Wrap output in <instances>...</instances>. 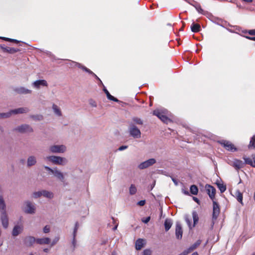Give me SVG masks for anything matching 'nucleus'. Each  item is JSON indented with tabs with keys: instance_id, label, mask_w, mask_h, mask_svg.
Segmentation results:
<instances>
[{
	"instance_id": "nucleus-1",
	"label": "nucleus",
	"mask_w": 255,
	"mask_h": 255,
	"mask_svg": "<svg viewBox=\"0 0 255 255\" xmlns=\"http://www.w3.org/2000/svg\"><path fill=\"white\" fill-rule=\"evenodd\" d=\"M153 115L157 116L164 123L167 124L170 121L169 118L170 113L165 109L155 110L153 112Z\"/></svg>"
},
{
	"instance_id": "nucleus-2",
	"label": "nucleus",
	"mask_w": 255,
	"mask_h": 255,
	"mask_svg": "<svg viewBox=\"0 0 255 255\" xmlns=\"http://www.w3.org/2000/svg\"><path fill=\"white\" fill-rule=\"evenodd\" d=\"M46 159L55 165L64 166L68 163V160L65 157L56 155L47 156Z\"/></svg>"
},
{
	"instance_id": "nucleus-3",
	"label": "nucleus",
	"mask_w": 255,
	"mask_h": 255,
	"mask_svg": "<svg viewBox=\"0 0 255 255\" xmlns=\"http://www.w3.org/2000/svg\"><path fill=\"white\" fill-rule=\"evenodd\" d=\"M45 170L49 172V173L52 174L56 179L62 182L65 181V178L63 173L59 170L57 167L51 168L47 166H44Z\"/></svg>"
},
{
	"instance_id": "nucleus-4",
	"label": "nucleus",
	"mask_w": 255,
	"mask_h": 255,
	"mask_svg": "<svg viewBox=\"0 0 255 255\" xmlns=\"http://www.w3.org/2000/svg\"><path fill=\"white\" fill-rule=\"evenodd\" d=\"M128 132L129 134L134 138L141 137V131L140 129L132 122H128Z\"/></svg>"
},
{
	"instance_id": "nucleus-5",
	"label": "nucleus",
	"mask_w": 255,
	"mask_h": 255,
	"mask_svg": "<svg viewBox=\"0 0 255 255\" xmlns=\"http://www.w3.org/2000/svg\"><path fill=\"white\" fill-rule=\"evenodd\" d=\"M213 208L212 214V221L211 224V229L213 228L215 222L218 218L220 212V209L219 204L215 201H213Z\"/></svg>"
},
{
	"instance_id": "nucleus-6",
	"label": "nucleus",
	"mask_w": 255,
	"mask_h": 255,
	"mask_svg": "<svg viewBox=\"0 0 255 255\" xmlns=\"http://www.w3.org/2000/svg\"><path fill=\"white\" fill-rule=\"evenodd\" d=\"M49 149L53 153H63L66 151L67 147L64 144H54L50 146Z\"/></svg>"
},
{
	"instance_id": "nucleus-7",
	"label": "nucleus",
	"mask_w": 255,
	"mask_h": 255,
	"mask_svg": "<svg viewBox=\"0 0 255 255\" xmlns=\"http://www.w3.org/2000/svg\"><path fill=\"white\" fill-rule=\"evenodd\" d=\"M23 211L25 213L33 214L35 213L36 207L34 203L29 201H26L24 203Z\"/></svg>"
},
{
	"instance_id": "nucleus-8",
	"label": "nucleus",
	"mask_w": 255,
	"mask_h": 255,
	"mask_svg": "<svg viewBox=\"0 0 255 255\" xmlns=\"http://www.w3.org/2000/svg\"><path fill=\"white\" fill-rule=\"evenodd\" d=\"M13 130L17 131L20 133H26L32 132L33 129L29 125L23 124L15 128Z\"/></svg>"
},
{
	"instance_id": "nucleus-9",
	"label": "nucleus",
	"mask_w": 255,
	"mask_h": 255,
	"mask_svg": "<svg viewBox=\"0 0 255 255\" xmlns=\"http://www.w3.org/2000/svg\"><path fill=\"white\" fill-rule=\"evenodd\" d=\"M220 143L228 151L232 152L237 151V148L229 141L223 140L221 141Z\"/></svg>"
},
{
	"instance_id": "nucleus-10",
	"label": "nucleus",
	"mask_w": 255,
	"mask_h": 255,
	"mask_svg": "<svg viewBox=\"0 0 255 255\" xmlns=\"http://www.w3.org/2000/svg\"><path fill=\"white\" fill-rule=\"evenodd\" d=\"M156 163V160L154 158L149 159L144 162H141L138 166L140 169H145Z\"/></svg>"
},
{
	"instance_id": "nucleus-11",
	"label": "nucleus",
	"mask_w": 255,
	"mask_h": 255,
	"mask_svg": "<svg viewBox=\"0 0 255 255\" xmlns=\"http://www.w3.org/2000/svg\"><path fill=\"white\" fill-rule=\"evenodd\" d=\"M32 87L36 89H39L42 87H47L48 84L45 80H38L32 83Z\"/></svg>"
},
{
	"instance_id": "nucleus-12",
	"label": "nucleus",
	"mask_w": 255,
	"mask_h": 255,
	"mask_svg": "<svg viewBox=\"0 0 255 255\" xmlns=\"http://www.w3.org/2000/svg\"><path fill=\"white\" fill-rule=\"evenodd\" d=\"M35 243H36V239L32 236H27L23 240V243L27 247H32Z\"/></svg>"
},
{
	"instance_id": "nucleus-13",
	"label": "nucleus",
	"mask_w": 255,
	"mask_h": 255,
	"mask_svg": "<svg viewBox=\"0 0 255 255\" xmlns=\"http://www.w3.org/2000/svg\"><path fill=\"white\" fill-rule=\"evenodd\" d=\"M205 188L209 197L214 201L216 193V189L213 186L209 184H207Z\"/></svg>"
},
{
	"instance_id": "nucleus-14",
	"label": "nucleus",
	"mask_w": 255,
	"mask_h": 255,
	"mask_svg": "<svg viewBox=\"0 0 255 255\" xmlns=\"http://www.w3.org/2000/svg\"><path fill=\"white\" fill-rule=\"evenodd\" d=\"M0 47L3 50V52H7L10 54H13L20 51V50L18 48L7 47L5 46L4 44L0 45Z\"/></svg>"
},
{
	"instance_id": "nucleus-15",
	"label": "nucleus",
	"mask_w": 255,
	"mask_h": 255,
	"mask_svg": "<svg viewBox=\"0 0 255 255\" xmlns=\"http://www.w3.org/2000/svg\"><path fill=\"white\" fill-rule=\"evenodd\" d=\"M182 229L181 225L179 222L176 223L175 235L176 238L178 239H181L182 237Z\"/></svg>"
},
{
	"instance_id": "nucleus-16",
	"label": "nucleus",
	"mask_w": 255,
	"mask_h": 255,
	"mask_svg": "<svg viewBox=\"0 0 255 255\" xmlns=\"http://www.w3.org/2000/svg\"><path fill=\"white\" fill-rule=\"evenodd\" d=\"M29 111V110L28 108L24 107V108H19L16 109L11 110L10 111L11 116L12 114L16 115L18 114H23L26 113Z\"/></svg>"
},
{
	"instance_id": "nucleus-17",
	"label": "nucleus",
	"mask_w": 255,
	"mask_h": 255,
	"mask_svg": "<svg viewBox=\"0 0 255 255\" xmlns=\"http://www.w3.org/2000/svg\"><path fill=\"white\" fill-rule=\"evenodd\" d=\"M50 242V239L47 237L36 239V243L39 245H49Z\"/></svg>"
},
{
	"instance_id": "nucleus-18",
	"label": "nucleus",
	"mask_w": 255,
	"mask_h": 255,
	"mask_svg": "<svg viewBox=\"0 0 255 255\" xmlns=\"http://www.w3.org/2000/svg\"><path fill=\"white\" fill-rule=\"evenodd\" d=\"M237 170L243 167L244 163L242 161L239 159H235L231 164Z\"/></svg>"
},
{
	"instance_id": "nucleus-19",
	"label": "nucleus",
	"mask_w": 255,
	"mask_h": 255,
	"mask_svg": "<svg viewBox=\"0 0 255 255\" xmlns=\"http://www.w3.org/2000/svg\"><path fill=\"white\" fill-rule=\"evenodd\" d=\"M16 92L20 94H31L32 92V91L30 90H29L27 88H25L23 87H20L19 88H17L16 89Z\"/></svg>"
},
{
	"instance_id": "nucleus-20",
	"label": "nucleus",
	"mask_w": 255,
	"mask_h": 255,
	"mask_svg": "<svg viewBox=\"0 0 255 255\" xmlns=\"http://www.w3.org/2000/svg\"><path fill=\"white\" fill-rule=\"evenodd\" d=\"M23 229L22 227L18 226L16 225L14 227L12 232V235L13 236H18L22 231Z\"/></svg>"
},
{
	"instance_id": "nucleus-21",
	"label": "nucleus",
	"mask_w": 255,
	"mask_h": 255,
	"mask_svg": "<svg viewBox=\"0 0 255 255\" xmlns=\"http://www.w3.org/2000/svg\"><path fill=\"white\" fill-rule=\"evenodd\" d=\"M103 91L105 92V93L106 94L107 98L111 101L116 102H120V101L117 99L116 98H115L114 96H112L110 93L109 92L108 90L104 87L103 89Z\"/></svg>"
},
{
	"instance_id": "nucleus-22",
	"label": "nucleus",
	"mask_w": 255,
	"mask_h": 255,
	"mask_svg": "<svg viewBox=\"0 0 255 255\" xmlns=\"http://www.w3.org/2000/svg\"><path fill=\"white\" fill-rule=\"evenodd\" d=\"M36 163V157L34 156H30L27 158V165L28 167L32 166L35 165Z\"/></svg>"
},
{
	"instance_id": "nucleus-23",
	"label": "nucleus",
	"mask_w": 255,
	"mask_h": 255,
	"mask_svg": "<svg viewBox=\"0 0 255 255\" xmlns=\"http://www.w3.org/2000/svg\"><path fill=\"white\" fill-rule=\"evenodd\" d=\"M72 65L78 67V68L82 69L83 71L86 72H89L90 71V70L85 66L82 65L81 64L75 62V61H72Z\"/></svg>"
},
{
	"instance_id": "nucleus-24",
	"label": "nucleus",
	"mask_w": 255,
	"mask_h": 255,
	"mask_svg": "<svg viewBox=\"0 0 255 255\" xmlns=\"http://www.w3.org/2000/svg\"><path fill=\"white\" fill-rule=\"evenodd\" d=\"M165 227V230L167 232L168 231L171 227L172 225V221L170 219H166L164 221V224Z\"/></svg>"
},
{
	"instance_id": "nucleus-25",
	"label": "nucleus",
	"mask_w": 255,
	"mask_h": 255,
	"mask_svg": "<svg viewBox=\"0 0 255 255\" xmlns=\"http://www.w3.org/2000/svg\"><path fill=\"white\" fill-rule=\"evenodd\" d=\"M191 30L193 32H198L201 30L200 25L193 22L191 25Z\"/></svg>"
},
{
	"instance_id": "nucleus-26",
	"label": "nucleus",
	"mask_w": 255,
	"mask_h": 255,
	"mask_svg": "<svg viewBox=\"0 0 255 255\" xmlns=\"http://www.w3.org/2000/svg\"><path fill=\"white\" fill-rule=\"evenodd\" d=\"M144 240L138 239L135 242V249L137 250H140L143 247L144 244Z\"/></svg>"
},
{
	"instance_id": "nucleus-27",
	"label": "nucleus",
	"mask_w": 255,
	"mask_h": 255,
	"mask_svg": "<svg viewBox=\"0 0 255 255\" xmlns=\"http://www.w3.org/2000/svg\"><path fill=\"white\" fill-rule=\"evenodd\" d=\"M42 194L44 197L48 199H52L54 197V194L52 192L45 190H42Z\"/></svg>"
},
{
	"instance_id": "nucleus-28",
	"label": "nucleus",
	"mask_w": 255,
	"mask_h": 255,
	"mask_svg": "<svg viewBox=\"0 0 255 255\" xmlns=\"http://www.w3.org/2000/svg\"><path fill=\"white\" fill-rule=\"evenodd\" d=\"M217 186L221 193L224 192L226 190V186L224 184L222 181L216 182Z\"/></svg>"
},
{
	"instance_id": "nucleus-29",
	"label": "nucleus",
	"mask_w": 255,
	"mask_h": 255,
	"mask_svg": "<svg viewBox=\"0 0 255 255\" xmlns=\"http://www.w3.org/2000/svg\"><path fill=\"white\" fill-rule=\"evenodd\" d=\"M131 120L132 121L131 122L133 123L134 125L136 124L139 125H142L143 124V121L140 118L138 117H132Z\"/></svg>"
},
{
	"instance_id": "nucleus-30",
	"label": "nucleus",
	"mask_w": 255,
	"mask_h": 255,
	"mask_svg": "<svg viewBox=\"0 0 255 255\" xmlns=\"http://www.w3.org/2000/svg\"><path fill=\"white\" fill-rule=\"evenodd\" d=\"M52 109L54 113L58 116H61L62 113L60 108L55 104H53Z\"/></svg>"
},
{
	"instance_id": "nucleus-31",
	"label": "nucleus",
	"mask_w": 255,
	"mask_h": 255,
	"mask_svg": "<svg viewBox=\"0 0 255 255\" xmlns=\"http://www.w3.org/2000/svg\"><path fill=\"white\" fill-rule=\"evenodd\" d=\"M235 195H236V199L238 200V201L239 202L242 204H243V194H242V193L239 190H237L235 192Z\"/></svg>"
},
{
	"instance_id": "nucleus-32",
	"label": "nucleus",
	"mask_w": 255,
	"mask_h": 255,
	"mask_svg": "<svg viewBox=\"0 0 255 255\" xmlns=\"http://www.w3.org/2000/svg\"><path fill=\"white\" fill-rule=\"evenodd\" d=\"M192 214L193 219V225H192V227H195V225H196L198 222L199 217L198 214L195 211H193Z\"/></svg>"
},
{
	"instance_id": "nucleus-33",
	"label": "nucleus",
	"mask_w": 255,
	"mask_h": 255,
	"mask_svg": "<svg viewBox=\"0 0 255 255\" xmlns=\"http://www.w3.org/2000/svg\"><path fill=\"white\" fill-rule=\"evenodd\" d=\"M243 159L244 160L245 164L250 165L251 166L254 167V162L251 158L247 157L246 156H244L243 157Z\"/></svg>"
},
{
	"instance_id": "nucleus-34",
	"label": "nucleus",
	"mask_w": 255,
	"mask_h": 255,
	"mask_svg": "<svg viewBox=\"0 0 255 255\" xmlns=\"http://www.w3.org/2000/svg\"><path fill=\"white\" fill-rule=\"evenodd\" d=\"M190 191L193 195H196L198 194V189L196 185H192L190 186Z\"/></svg>"
},
{
	"instance_id": "nucleus-35",
	"label": "nucleus",
	"mask_w": 255,
	"mask_h": 255,
	"mask_svg": "<svg viewBox=\"0 0 255 255\" xmlns=\"http://www.w3.org/2000/svg\"><path fill=\"white\" fill-rule=\"evenodd\" d=\"M200 241H198L196 243H195L193 245L190 246L188 249L191 252H192L195 249H196L200 244Z\"/></svg>"
},
{
	"instance_id": "nucleus-36",
	"label": "nucleus",
	"mask_w": 255,
	"mask_h": 255,
	"mask_svg": "<svg viewBox=\"0 0 255 255\" xmlns=\"http://www.w3.org/2000/svg\"><path fill=\"white\" fill-rule=\"evenodd\" d=\"M253 147L255 148V134L251 138L250 143L248 145L249 148Z\"/></svg>"
},
{
	"instance_id": "nucleus-37",
	"label": "nucleus",
	"mask_w": 255,
	"mask_h": 255,
	"mask_svg": "<svg viewBox=\"0 0 255 255\" xmlns=\"http://www.w3.org/2000/svg\"><path fill=\"white\" fill-rule=\"evenodd\" d=\"M129 190V194L131 195L135 194L137 191L136 188L133 184L130 185Z\"/></svg>"
},
{
	"instance_id": "nucleus-38",
	"label": "nucleus",
	"mask_w": 255,
	"mask_h": 255,
	"mask_svg": "<svg viewBox=\"0 0 255 255\" xmlns=\"http://www.w3.org/2000/svg\"><path fill=\"white\" fill-rule=\"evenodd\" d=\"M11 116L10 111L7 113H0V119H5Z\"/></svg>"
},
{
	"instance_id": "nucleus-39",
	"label": "nucleus",
	"mask_w": 255,
	"mask_h": 255,
	"mask_svg": "<svg viewBox=\"0 0 255 255\" xmlns=\"http://www.w3.org/2000/svg\"><path fill=\"white\" fill-rule=\"evenodd\" d=\"M194 6L199 13H201L202 14H205V11L201 8V6L199 4H197L195 5Z\"/></svg>"
},
{
	"instance_id": "nucleus-40",
	"label": "nucleus",
	"mask_w": 255,
	"mask_h": 255,
	"mask_svg": "<svg viewBox=\"0 0 255 255\" xmlns=\"http://www.w3.org/2000/svg\"><path fill=\"white\" fill-rule=\"evenodd\" d=\"M41 196H42V191L34 192L32 194L33 197L35 199L38 198Z\"/></svg>"
},
{
	"instance_id": "nucleus-41",
	"label": "nucleus",
	"mask_w": 255,
	"mask_h": 255,
	"mask_svg": "<svg viewBox=\"0 0 255 255\" xmlns=\"http://www.w3.org/2000/svg\"><path fill=\"white\" fill-rule=\"evenodd\" d=\"M30 117L35 121H41L43 120V117L41 115H32Z\"/></svg>"
},
{
	"instance_id": "nucleus-42",
	"label": "nucleus",
	"mask_w": 255,
	"mask_h": 255,
	"mask_svg": "<svg viewBox=\"0 0 255 255\" xmlns=\"http://www.w3.org/2000/svg\"><path fill=\"white\" fill-rule=\"evenodd\" d=\"M185 220L186 222V223L187 224L189 228L191 229L193 227H192V225H191V220L188 218V216H185Z\"/></svg>"
},
{
	"instance_id": "nucleus-43",
	"label": "nucleus",
	"mask_w": 255,
	"mask_h": 255,
	"mask_svg": "<svg viewBox=\"0 0 255 255\" xmlns=\"http://www.w3.org/2000/svg\"><path fill=\"white\" fill-rule=\"evenodd\" d=\"M79 228V223L78 222H76L75 224V227L73 233V236H76L77 232Z\"/></svg>"
},
{
	"instance_id": "nucleus-44",
	"label": "nucleus",
	"mask_w": 255,
	"mask_h": 255,
	"mask_svg": "<svg viewBox=\"0 0 255 255\" xmlns=\"http://www.w3.org/2000/svg\"><path fill=\"white\" fill-rule=\"evenodd\" d=\"M1 39L5 40V41H11V42H14L15 43H18L19 41L16 39H11V38H6V37H0Z\"/></svg>"
},
{
	"instance_id": "nucleus-45",
	"label": "nucleus",
	"mask_w": 255,
	"mask_h": 255,
	"mask_svg": "<svg viewBox=\"0 0 255 255\" xmlns=\"http://www.w3.org/2000/svg\"><path fill=\"white\" fill-rule=\"evenodd\" d=\"M59 237H55V238L53 240L52 242L51 243V247L54 246L55 244H56L57 243V242L59 241Z\"/></svg>"
},
{
	"instance_id": "nucleus-46",
	"label": "nucleus",
	"mask_w": 255,
	"mask_h": 255,
	"mask_svg": "<svg viewBox=\"0 0 255 255\" xmlns=\"http://www.w3.org/2000/svg\"><path fill=\"white\" fill-rule=\"evenodd\" d=\"M72 245L73 246V250L74 251L76 247V236H73V239L72 241Z\"/></svg>"
},
{
	"instance_id": "nucleus-47",
	"label": "nucleus",
	"mask_w": 255,
	"mask_h": 255,
	"mask_svg": "<svg viewBox=\"0 0 255 255\" xmlns=\"http://www.w3.org/2000/svg\"><path fill=\"white\" fill-rule=\"evenodd\" d=\"M89 104L93 107H96L97 106L96 101L93 99L89 100Z\"/></svg>"
},
{
	"instance_id": "nucleus-48",
	"label": "nucleus",
	"mask_w": 255,
	"mask_h": 255,
	"mask_svg": "<svg viewBox=\"0 0 255 255\" xmlns=\"http://www.w3.org/2000/svg\"><path fill=\"white\" fill-rule=\"evenodd\" d=\"M43 232L44 233H48L50 231V228L49 226H45L43 229Z\"/></svg>"
},
{
	"instance_id": "nucleus-49",
	"label": "nucleus",
	"mask_w": 255,
	"mask_h": 255,
	"mask_svg": "<svg viewBox=\"0 0 255 255\" xmlns=\"http://www.w3.org/2000/svg\"><path fill=\"white\" fill-rule=\"evenodd\" d=\"M151 255V252L150 250H145L143 251L142 253V255Z\"/></svg>"
},
{
	"instance_id": "nucleus-50",
	"label": "nucleus",
	"mask_w": 255,
	"mask_h": 255,
	"mask_svg": "<svg viewBox=\"0 0 255 255\" xmlns=\"http://www.w3.org/2000/svg\"><path fill=\"white\" fill-rule=\"evenodd\" d=\"M191 252L188 248L187 250H185L181 254H180V255H187L188 254H189Z\"/></svg>"
},
{
	"instance_id": "nucleus-51",
	"label": "nucleus",
	"mask_w": 255,
	"mask_h": 255,
	"mask_svg": "<svg viewBox=\"0 0 255 255\" xmlns=\"http://www.w3.org/2000/svg\"><path fill=\"white\" fill-rule=\"evenodd\" d=\"M145 200H140L137 203V205H138L140 206H143L145 205Z\"/></svg>"
},
{
	"instance_id": "nucleus-52",
	"label": "nucleus",
	"mask_w": 255,
	"mask_h": 255,
	"mask_svg": "<svg viewBox=\"0 0 255 255\" xmlns=\"http://www.w3.org/2000/svg\"><path fill=\"white\" fill-rule=\"evenodd\" d=\"M88 73L89 74L93 75L98 81H100V79L94 73H93L91 70H90V71Z\"/></svg>"
},
{
	"instance_id": "nucleus-53",
	"label": "nucleus",
	"mask_w": 255,
	"mask_h": 255,
	"mask_svg": "<svg viewBox=\"0 0 255 255\" xmlns=\"http://www.w3.org/2000/svg\"><path fill=\"white\" fill-rule=\"evenodd\" d=\"M150 217H147L145 218L142 219V222H143L144 223L146 224L150 221Z\"/></svg>"
},
{
	"instance_id": "nucleus-54",
	"label": "nucleus",
	"mask_w": 255,
	"mask_h": 255,
	"mask_svg": "<svg viewBox=\"0 0 255 255\" xmlns=\"http://www.w3.org/2000/svg\"><path fill=\"white\" fill-rule=\"evenodd\" d=\"M128 146L127 145H122V146H121L118 148V150H119V151H123V150L128 148Z\"/></svg>"
},
{
	"instance_id": "nucleus-55",
	"label": "nucleus",
	"mask_w": 255,
	"mask_h": 255,
	"mask_svg": "<svg viewBox=\"0 0 255 255\" xmlns=\"http://www.w3.org/2000/svg\"><path fill=\"white\" fill-rule=\"evenodd\" d=\"M249 33L250 35H255V30H250L249 31Z\"/></svg>"
},
{
	"instance_id": "nucleus-56",
	"label": "nucleus",
	"mask_w": 255,
	"mask_h": 255,
	"mask_svg": "<svg viewBox=\"0 0 255 255\" xmlns=\"http://www.w3.org/2000/svg\"><path fill=\"white\" fill-rule=\"evenodd\" d=\"M182 192L185 194V195H189V193L188 191H186V190H185L184 189H182Z\"/></svg>"
},
{
	"instance_id": "nucleus-57",
	"label": "nucleus",
	"mask_w": 255,
	"mask_h": 255,
	"mask_svg": "<svg viewBox=\"0 0 255 255\" xmlns=\"http://www.w3.org/2000/svg\"><path fill=\"white\" fill-rule=\"evenodd\" d=\"M193 200H194V201H195L197 203H198V204H199V203H200V201H199V200L197 198H196V197H193Z\"/></svg>"
},
{
	"instance_id": "nucleus-58",
	"label": "nucleus",
	"mask_w": 255,
	"mask_h": 255,
	"mask_svg": "<svg viewBox=\"0 0 255 255\" xmlns=\"http://www.w3.org/2000/svg\"><path fill=\"white\" fill-rule=\"evenodd\" d=\"M246 38H248L249 39L255 41V37L247 36Z\"/></svg>"
},
{
	"instance_id": "nucleus-59",
	"label": "nucleus",
	"mask_w": 255,
	"mask_h": 255,
	"mask_svg": "<svg viewBox=\"0 0 255 255\" xmlns=\"http://www.w3.org/2000/svg\"><path fill=\"white\" fill-rule=\"evenodd\" d=\"M252 157L254 160V167H255V154L252 155Z\"/></svg>"
},
{
	"instance_id": "nucleus-60",
	"label": "nucleus",
	"mask_w": 255,
	"mask_h": 255,
	"mask_svg": "<svg viewBox=\"0 0 255 255\" xmlns=\"http://www.w3.org/2000/svg\"><path fill=\"white\" fill-rule=\"evenodd\" d=\"M172 180L173 182L175 183V185H177L178 183L175 179L172 178Z\"/></svg>"
},
{
	"instance_id": "nucleus-61",
	"label": "nucleus",
	"mask_w": 255,
	"mask_h": 255,
	"mask_svg": "<svg viewBox=\"0 0 255 255\" xmlns=\"http://www.w3.org/2000/svg\"><path fill=\"white\" fill-rule=\"evenodd\" d=\"M242 0L245 2H248V3H250V2H251L253 1V0Z\"/></svg>"
},
{
	"instance_id": "nucleus-62",
	"label": "nucleus",
	"mask_w": 255,
	"mask_h": 255,
	"mask_svg": "<svg viewBox=\"0 0 255 255\" xmlns=\"http://www.w3.org/2000/svg\"><path fill=\"white\" fill-rule=\"evenodd\" d=\"M43 252L45 253H48L49 252V249L48 248H45L43 249Z\"/></svg>"
},
{
	"instance_id": "nucleus-63",
	"label": "nucleus",
	"mask_w": 255,
	"mask_h": 255,
	"mask_svg": "<svg viewBox=\"0 0 255 255\" xmlns=\"http://www.w3.org/2000/svg\"><path fill=\"white\" fill-rule=\"evenodd\" d=\"M117 227H118V225H116L113 228V230L114 231H115L116 230H117Z\"/></svg>"
},
{
	"instance_id": "nucleus-64",
	"label": "nucleus",
	"mask_w": 255,
	"mask_h": 255,
	"mask_svg": "<svg viewBox=\"0 0 255 255\" xmlns=\"http://www.w3.org/2000/svg\"><path fill=\"white\" fill-rule=\"evenodd\" d=\"M191 255H198V254L197 252H195L193 253Z\"/></svg>"
}]
</instances>
